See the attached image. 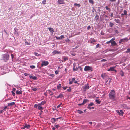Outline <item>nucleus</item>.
<instances>
[{
    "label": "nucleus",
    "instance_id": "obj_1",
    "mask_svg": "<svg viewBox=\"0 0 130 130\" xmlns=\"http://www.w3.org/2000/svg\"><path fill=\"white\" fill-rule=\"evenodd\" d=\"M115 92L114 90H111L109 94V99L112 100H114L115 97Z\"/></svg>",
    "mask_w": 130,
    "mask_h": 130
},
{
    "label": "nucleus",
    "instance_id": "obj_2",
    "mask_svg": "<svg viewBox=\"0 0 130 130\" xmlns=\"http://www.w3.org/2000/svg\"><path fill=\"white\" fill-rule=\"evenodd\" d=\"M2 60L6 62L9 59V55L7 53L2 54L1 56Z\"/></svg>",
    "mask_w": 130,
    "mask_h": 130
},
{
    "label": "nucleus",
    "instance_id": "obj_3",
    "mask_svg": "<svg viewBox=\"0 0 130 130\" xmlns=\"http://www.w3.org/2000/svg\"><path fill=\"white\" fill-rule=\"evenodd\" d=\"M84 70L85 71H93V69L92 67L87 66L85 67L84 69Z\"/></svg>",
    "mask_w": 130,
    "mask_h": 130
},
{
    "label": "nucleus",
    "instance_id": "obj_4",
    "mask_svg": "<svg viewBox=\"0 0 130 130\" xmlns=\"http://www.w3.org/2000/svg\"><path fill=\"white\" fill-rule=\"evenodd\" d=\"M41 61L42 63L41 64V67L47 66L49 64V62L48 61L42 60Z\"/></svg>",
    "mask_w": 130,
    "mask_h": 130
},
{
    "label": "nucleus",
    "instance_id": "obj_5",
    "mask_svg": "<svg viewBox=\"0 0 130 130\" xmlns=\"http://www.w3.org/2000/svg\"><path fill=\"white\" fill-rule=\"evenodd\" d=\"M128 40V39L127 38H125L123 39H122L120 40L119 43L120 44L121 42H127Z\"/></svg>",
    "mask_w": 130,
    "mask_h": 130
},
{
    "label": "nucleus",
    "instance_id": "obj_6",
    "mask_svg": "<svg viewBox=\"0 0 130 130\" xmlns=\"http://www.w3.org/2000/svg\"><path fill=\"white\" fill-rule=\"evenodd\" d=\"M61 52L57 50H54L52 52V54L53 55H54L56 54H61Z\"/></svg>",
    "mask_w": 130,
    "mask_h": 130
},
{
    "label": "nucleus",
    "instance_id": "obj_7",
    "mask_svg": "<svg viewBox=\"0 0 130 130\" xmlns=\"http://www.w3.org/2000/svg\"><path fill=\"white\" fill-rule=\"evenodd\" d=\"M75 78H73L71 79H69V84L70 85L72 84L73 82H74V80H75Z\"/></svg>",
    "mask_w": 130,
    "mask_h": 130
},
{
    "label": "nucleus",
    "instance_id": "obj_8",
    "mask_svg": "<svg viewBox=\"0 0 130 130\" xmlns=\"http://www.w3.org/2000/svg\"><path fill=\"white\" fill-rule=\"evenodd\" d=\"M116 67H110V68L109 69H108L107 70V71H113L114 70H115V68Z\"/></svg>",
    "mask_w": 130,
    "mask_h": 130
},
{
    "label": "nucleus",
    "instance_id": "obj_9",
    "mask_svg": "<svg viewBox=\"0 0 130 130\" xmlns=\"http://www.w3.org/2000/svg\"><path fill=\"white\" fill-rule=\"evenodd\" d=\"M55 37L56 39L59 40L62 39L64 38V36L62 35H61L60 37H58L56 36Z\"/></svg>",
    "mask_w": 130,
    "mask_h": 130
},
{
    "label": "nucleus",
    "instance_id": "obj_10",
    "mask_svg": "<svg viewBox=\"0 0 130 130\" xmlns=\"http://www.w3.org/2000/svg\"><path fill=\"white\" fill-rule=\"evenodd\" d=\"M38 108L40 110H41L40 111L41 112H43L42 110L43 109V108L40 105H38Z\"/></svg>",
    "mask_w": 130,
    "mask_h": 130
},
{
    "label": "nucleus",
    "instance_id": "obj_11",
    "mask_svg": "<svg viewBox=\"0 0 130 130\" xmlns=\"http://www.w3.org/2000/svg\"><path fill=\"white\" fill-rule=\"evenodd\" d=\"M64 0H58V3L59 4H61L64 3Z\"/></svg>",
    "mask_w": 130,
    "mask_h": 130
},
{
    "label": "nucleus",
    "instance_id": "obj_12",
    "mask_svg": "<svg viewBox=\"0 0 130 130\" xmlns=\"http://www.w3.org/2000/svg\"><path fill=\"white\" fill-rule=\"evenodd\" d=\"M30 75L29 76V77L30 79H31L32 78V79H33L34 80H36L37 79V78L35 76H31L30 75Z\"/></svg>",
    "mask_w": 130,
    "mask_h": 130
},
{
    "label": "nucleus",
    "instance_id": "obj_13",
    "mask_svg": "<svg viewBox=\"0 0 130 130\" xmlns=\"http://www.w3.org/2000/svg\"><path fill=\"white\" fill-rule=\"evenodd\" d=\"M22 91L21 90L19 91L18 90L16 91V94H22Z\"/></svg>",
    "mask_w": 130,
    "mask_h": 130
},
{
    "label": "nucleus",
    "instance_id": "obj_14",
    "mask_svg": "<svg viewBox=\"0 0 130 130\" xmlns=\"http://www.w3.org/2000/svg\"><path fill=\"white\" fill-rule=\"evenodd\" d=\"M49 30L51 32L53 33L54 32V30L51 27H49L48 28Z\"/></svg>",
    "mask_w": 130,
    "mask_h": 130
},
{
    "label": "nucleus",
    "instance_id": "obj_15",
    "mask_svg": "<svg viewBox=\"0 0 130 130\" xmlns=\"http://www.w3.org/2000/svg\"><path fill=\"white\" fill-rule=\"evenodd\" d=\"M119 74L121 76L123 77L124 76V72L123 71H122L121 70L120 71Z\"/></svg>",
    "mask_w": 130,
    "mask_h": 130
},
{
    "label": "nucleus",
    "instance_id": "obj_16",
    "mask_svg": "<svg viewBox=\"0 0 130 130\" xmlns=\"http://www.w3.org/2000/svg\"><path fill=\"white\" fill-rule=\"evenodd\" d=\"M111 45L112 46H115L117 45L116 43L114 41L111 42Z\"/></svg>",
    "mask_w": 130,
    "mask_h": 130
},
{
    "label": "nucleus",
    "instance_id": "obj_17",
    "mask_svg": "<svg viewBox=\"0 0 130 130\" xmlns=\"http://www.w3.org/2000/svg\"><path fill=\"white\" fill-rule=\"evenodd\" d=\"M15 103L14 102H11L9 103L8 104V106H13L14 105Z\"/></svg>",
    "mask_w": 130,
    "mask_h": 130
},
{
    "label": "nucleus",
    "instance_id": "obj_18",
    "mask_svg": "<svg viewBox=\"0 0 130 130\" xmlns=\"http://www.w3.org/2000/svg\"><path fill=\"white\" fill-rule=\"evenodd\" d=\"M120 115L122 116L123 115L124 112L122 110H120Z\"/></svg>",
    "mask_w": 130,
    "mask_h": 130
},
{
    "label": "nucleus",
    "instance_id": "obj_19",
    "mask_svg": "<svg viewBox=\"0 0 130 130\" xmlns=\"http://www.w3.org/2000/svg\"><path fill=\"white\" fill-rule=\"evenodd\" d=\"M25 126L26 128L27 129H28L30 128V125H27L26 123L25 124Z\"/></svg>",
    "mask_w": 130,
    "mask_h": 130
},
{
    "label": "nucleus",
    "instance_id": "obj_20",
    "mask_svg": "<svg viewBox=\"0 0 130 130\" xmlns=\"http://www.w3.org/2000/svg\"><path fill=\"white\" fill-rule=\"evenodd\" d=\"M14 33L15 34H18V29L16 28H15L14 29Z\"/></svg>",
    "mask_w": 130,
    "mask_h": 130
},
{
    "label": "nucleus",
    "instance_id": "obj_21",
    "mask_svg": "<svg viewBox=\"0 0 130 130\" xmlns=\"http://www.w3.org/2000/svg\"><path fill=\"white\" fill-rule=\"evenodd\" d=\"M46 102L45 101H42L41 103H39L38 104V105H44L45 104Z\"/></svg>",
    "mask_w": 130,
    "mask_h": 130
},
{
    "label": "nucleus",
    "instance_id": "obj_22",
    "mask_svg": "<svg viewBox=\"0 0 130 130\" xmlns=\"http://www.w3.org/2000/svg\"><path fill=\"white\" fill-rule=\"evenodd\" d=\"M57 89L59 90L60 89L61 87V85L60 84H59L57 85Z\"/></svg>",
    "mask_w": 130,
    "mask_h": 130
},
{
    "label": "nucleus",
    "instance_id": "obj_23",
    "mask_svg": "<svg viewBox=\"0 0 130 130\" xmlns=\"http://www.w3.org/2000/svg\"><path fill=\"white\" fill-rule=\"evenodd\" d=\"M95 102L98 104H100L101 103V101L99 100L96 99L95 100Z\"/></svg>",
    "mask_w": 130,
    "mask_h": 130
},
{
    "label": "nucleus",
    "instance_id": "obj_24",
    "mask_svg": "<svg viewBox=\"0 0 130 130\" xmlns=\"http://www.w3.org/2000/svg\"><path fill=\"white\" fill-rule=\"evenodd\" d=\"M78 70V68L76 67V68H73V70L74 72H75L76 71H77Z\"/></svg>",
    "mask_w": 130,
    "mask_h": 130
},
{
    "label": "nucleus",
    "instance_id": "obj_25",
    "mask_svg": "<svg viewBox=\"0 0 130 130\" xmlns=\"http://www.w3.org/2000/svg\"><path fill=\"white\" fill-rule=\"evenodd\" d=\"M88 101L89 100H88L85 99L84 100V101L83 102V103H84V104L85 103L88 102Z\"/></svg>",
    "mask_w": 130,
    "mask_h": 130
},
{
    "label": "nucleus",
    "instance_id": "obj_26",
    "mask_svg": "<svg viewBox=\"0 0 130 130\" xmlns=\"http://www.w3.org/2000/svg\"><path fill=\"white\" fill-rule=\"evenodd\" d=\"M114 25L113 24V23L110 22L109 23V25L110 27H112Z\"/></svg>",
    "mask_w": 130,
    "mask_h": 130
},
{
    "label": "nucleus",
    "instance_id": "obj_27",
    "mask_svg": "<svg viewBox=\"0 0 130 130\" xmlns=\"http://www.w3.org/2000/svg\"><path fill=\"white\" fill-rule=\"evenodd\" d=\"M34 55L36 56H41V54H38V53L37 52H35L34 53Z\"/></svg>",
    "mask_w": 130,
    "mask_h": 130
},
{
    "label": "nucleus",
    "instance_id": "obj_28",
    "mask_svg": "<svg viewBox=\"0 0 130 130\" xmlns=\"http://www.w3.org/2000/svg\"><path fill=\"white\" fill-rule=\"evenodd\" d=\"M99 16L97 15H96L95 17V20H96V21H97L99 19Z\"/></svg>",
    "mask_w": 130,
    "mask_h": 130
},
{
    "label": "nucleus",
    "instance_id": "obj_29",
    "mask_svg": "<svg viewBox=\"0 0 130 130\" xmlns=\"http://www.w3.org/2000/svg\"><path fill=\"white\" fill-rule=\"evenodd\" d=\"M123 13L124 15H127V11L126 10H124L123 11Z\"/></svg>",
    "mask_w": 130,
    "mask_h": 130
},
{
    "label": "nucleus",
    "instance_id": "obj_30",
    "mask_svg": "<svg viewBox=\"0 0 130 130\" xmlns=\"http://www.w3.org/2000/svg\"><path fill=\"white\" fill-rule=\"evenodd\" d=\"M114 21L117 23H120V20L118 19H115Z\"/></svg>",
    "mask_w": 130,
    "mask_h": 130
},
{
    "label": "nucleus",
    "instance_id": "obj_31",
    "mask_svg": "<svg viewBox=\"0 0 130 130\" xmlns=\"http://www.w3.org/2000/svg\"><path fill=\"white\" fill-rule=\"evenodd\" d=\"M58 119V118H52V119H53L54 120V122H56L57 121V120Z\"/></svg>",
    "mask_w": 130,
    "mask_h": 130
},
{
    "label": "nucleus",
    "instance_id": "obj_32",
    "mask_svg": "<svg viewBox=\"0 0 130 130\" xmlns=\"http://www.w3.org/2000/svg\"><path fill=\"white\" fill-rule=\"evenodd\" d=\"M30 67L31 69H34L36 67L35 66L31 65V66H30Z\"/></svg>",
    "mask_w": 130,
    "mask_h": 130
},
{
    "label": "nucleus",
    "instance_id": "obj_33",
    "mask_svg": "<svg viewBox=\"0 0 130 130\" xmlns=\"http://www.w3.org/2000/svg\"><path fill=\"white\" fill-rule=\"evenodd\" d=\"M85 89H88L89 88V87L88 85L85 86L84 87Z\"/></svg>",
    "mask_w": 130,
    "mask_h": 130
},
{
    "label": "nucleus",
    "instance_id": "obj_34",
    "mask_svg": "<svg viewBox=\"0 0 130 130\" xmlns=\"http://www.w3.org/2000/svg\"><path fill=\"white\" fill-rule=\"evenodd\" d=\"M74 5L78 7L80 6V5L79 4H77L76 3H75L74 4Z\"/></svg>",
    "mask_w": 130,
    "mask_h": 130
},
{
    "label": "nucleus",
    "instance_id": "obj_35",
    "mask_svg": "<svg viewBox=\"0 0 130 130\" xmlns=\"http://www.w3.org/2000/svg\"><path fill=\"white\" fill-rule=\"evenodd\" d=\"M77 112H78L80 114H81L83 112V111H82L79 110H77Z\"/></svg>",
    "mask_w": 130,
    "mask_h": 130
},
{
    "label": "nucleus",
    "instance_id": "obj_36",
    "mask_svg": "<svg viewBox=\"0 0 130 130\" xmlns=\"http://www.w3.org/2000/svg\"><path fill=\"white\" fill-rule=\"evenodd\" d=\"M89 2L90 3L92 4H93L94 3L93 1L92 0H89Z\"/></svg>",
    "mask_w": 130,
    "mask_h": 130
},
{
    "label": "nucleus",
    "instance_id": "obj_37",
    "mask_svg": "<svg viewBox=\"0 0 130 130\" xmlns=\"http://www.w3.org/2000/svg\"><path fill=\"white\" fill-rule=\"evenodd\" d=\"M101 76L102 77V78H104V77H105V73L101 75Z\"/></svg>",
    "mask_w": 130,
    "mask_h": 130
},
{
    "label": "nucleus",
    "instance_id": "obj_38",
    "mask_svg": "<svg viewBox=\"0 0 130 130\" xmlns=\"http://www.w3.org/2000/svg\"><path fill=\"white\" fill-rule=\"evenodd\" d=\"M59 98H62L63 97V95L62 94H60L59 95Z\"/></svg>",
    "mask_w": 130,
    "mask_h": 130
},
{
    "label": "nucleus",
    "instance_id": "obj_39",
    "mask_svg": "<svg viewBox=\"0 0 130 130\" xmlns=\"http://www.w3.org/2000/svg\"><path fill=\"white\" fill-rule=\"evenodd\" d=\"M46 92H47V93H48L49 94H50L52 92V91L50 90H48L46 91Z\"/></svg>",
    "mask_w": 130,
    "mask_h": 130
},
{
    "label": "nucleus",
    "instance_id": "obj_40",
    "mask_svg": "<svg viewBox=\"0 0 130 130\" xmlns=\"http://www.w3.org/2000/svg\"><path fill=\"white\" fill-rule=\"evenodd\" d=\"M65 41L67 42H69L70 41V40L69 39H67L65 40Z\"/></svg>",
    "mask_w": 130,
    "mask_h": 130
},
{
    "label": "nucleus",
    "instance_id": "obj_41",
    "mask_svg": "<svg viewBox=\"0 0 130 130\" xmlns=\"http://www.w3.org/2000/svg\"><path fill=\"white\" fill-rule=\"evenodd\" d=\"M46 0H44L42 1V3L44 4H46Z\"/></svg>",
    "mask_w": 130,
    "mask_h": 130
},
{
    "label": "nucleus",
    "instance_id": "obj_42",
    "mask_svg": "<svg viewBox=\"0 0 130 130\" xmlns=\"http://www.w3.org/2000/svg\"><path fill=\"white\" fill-rule=\"evenodd\" d=\"M94 104L92 102H91L88 105H89V106H92Z\"/></svg>",
    "mask_w": 130,
    "mask_h": 130
},
{
    "label": "nucleus",
    "instance_id": "obj_43",
    "mask_svg": "<svg viewBox=\"0 0 130 130\" xmlns=\"http://www.w3.org/2000/svg\"><path fill=\"white\" fill-rule=\"evenodd\" d=\"M106 61H107V60H106V59H102L101 60V62H105Z\"/></svg>",
    "mask_w": 130,
    "mask_h": 130
},
{
    "label": "nucleus",
    "instance_id": "obj_44",
    "mask_svg": "<svg viewBox=\"0 0 130 130\" xmlns=\"http://www.w3.org/2000/svg\"><path fill=\"white\" fill-rule=\"evenodd\" d=\"M129 52H130V48H128L127 49V51H126V52L128 53Z\"/></svg>",
    "mask_w": 130,
    "mask_h": 130
},
{
    "label": "nucleus",
    "instance_id": "obj_45",
    "mask_svg": "<svg viewBox=\"0 0 130 130\" xmlns=\"http://www.w3.org/2000/svg\"><path fill=\"white\" fill-rule=\"evenodd\" d=\"M11 92L12 93V94L13 96H14L15 95V93L13 92V91H11Z\"/></svg>",
    "mask_w": 130,
    "mask_h": 130
},
{
    "label": "nucleus",
    "instance_id": "obj_46",
    "mask_svg": "<svg viewBox=\"0 0 130 130\" xmlns=\"http://www.w3.org/2000/svg\"><path fill=\"white\" fill-rule=\"evenodd\" d=\"M71 88L70 87H69V89H67V90L68 92H71Z\"/></svg>",
    "mask_w": 130,
    "mask_h": 130
},
{
    "label": "nucleus",
    "instance_id": "obj_47",
    "mask_svg": "<svg viewBox=\"0 0 130 130\" xmlns=\"http://www.w3.org/2000/svg\"><path fill=\"white\" fill-rule=\"evenodd\" d=\"M64 61H66V60H68V58L67 57H64L63 58Z\"/></svg>",
    "mask_w": 130,
    "mask_h": 130
},
{
    "label": "nucleus",
    "instance_id": "obj_48",
    "mask_svg": "<svg viewBox=\"0 0 130 130\" xmlns=\"http://www.w3.org/2000/svg\"><path fill=\"white\" fill-rule=\"evenodd\" d=\"M7 106H5L4 107V109L3 110H3V112H4V111H5L6 110V109L7 108Z\"/></svg>",
    "mask_w": 130,
    "mask_h": 130
},
{
    "label": "nucleus",
    "instance_id": "obj_49",
    "mask_svg": "<svg viewBox=\"0 0 130 130\" xmlns=\"http://www.w3.org/2000/svg\"><path fill=\"white\" fill-rule=\"evenodd\" d=\"M37 89L36 88H34L32 89V90L34 91H37Z\"/></svg>",
    "mask_w": 130,
    "mask_h": 130
},
{
    "label": "nucleus",
    "instance_id": "obj_50",
    "mask_svg": "<svg viewBox=\"0 0 130 130\" xmlns=\"http://www.w3.org/2000/svg\"><path fill=\"white\" fill-rule=\"evenodd\" d=\"M99 46H100V44H98L96 45V48H98V47Z\"/></svg>",
    "mask_w": 130,
    "mask_h": 130
},
{
    "label": "nucleus",
    "instance_id": "obj_51",
    "mask_svg": "<svg viewBox=\"0 0 130 130\" xmlns=\"http://www.w3.org/2000/svg\"><path fill=\"white\" fill-rule=\"evenodd\" d=\"M111 40H110L109 41L107 42H106V44H108L111 43Z\"/></svg>",
    "mask_w": 130,
    "mask_h": 130
},
{
    "label": "nucleus",
    "instance_id": "obj_52",
    "mask_svg": "<svg viewBox=\"0 0 130 130\" xmlns=\"http://www.w3.org/2000/svg\"><path fill=\"white\" fill-rule=\"evenodd\" d=\"M61 104H62V103H61L59 105H58L57 106V108H59V107L60 106H61Z\"/></svg>",
    "mask_w": 130,
    "mask_h": 130
},
{
    "label": "nucleus",
    "instance_id": "obj_53",
    "mask_svg": "<svg viewBox=\"0 0 130 130\" xmlns=\"http://www.w3.org/2000/svg\"><path fill=\"white\" fill-rule=\"evenodd\" d=\"M84 104L83 103V102L82 103H80V104H78V105H79V106H80V105H84Z\"/></svg>",
    "mask_w": 130,
    "mask_h": 130
},
{
    "label": "nucleus",
    "instance_id": "obj_54",
    "mask_svg": "<svg viewBox=\"0 0 130 130\" xmlns=\"http://www.w3.org/2000/svg\"><path fill=\"white\" fill-rule=\"evenodd\" d=\"M115 32L116 34H118L119 33V32L117 30H115Z\"/></svg>",
    "mask_w": 130,
    "mask_h": 130
},
{
    "label": "nucleus",
    "instance_id": "obj_55",
    "mask_svg": "<svg viewBox=\"0 0 130 130\" xmlns=\"http://www.w3.org/2000/svg\"><path fill=\"white\" fill-rule=\"evenodd\" d=\"M59 72V71H58L57 70H56L55 71V73L56 74H57Z\"/></svg>",
    "mask_w": 130,
    "mask_h": 130
},
{
    "label": "nucleus",
    "instance_id": "obj_56",
    "mask_svg": "<svg viewBox=\"0 0 130 130\" xmlns=\"http://www.w3.org/2000/svg\"><path fill=\"white\" fill-rule=\"evenodd\" d=\"M26 128V127H25V126H23L22 127V128L23 129H25Z\"/></svg>",
    "mask_w": 130,
    "mask_h": 130
},
{
    "label": "nucleus",
    "instance_id": "obj_57",
    "mask_svg": "<svg viewBox=\"0 0 130 130\" xmlns=\"http://www.w3.org/2000/svg\"><path fill=\"white\" fill-rule=\"evenodd\" d=\"M105 8L107 10H108L109 9V8L107 6H106Z\"/></svg>",
    "mask_w": 130,
    "mask_h": 130
},
{
    "label": "nucleus",
    "instance_id": "obj_58",
    "mask_svg": "<svg viewBox=\"0 0 130 130\" xmlns=\"http://www.w3.org/2000/svg\"><path fill=\"white\" fill-rule=\"evenodd\" d=\"M91 28V27L90 26H88L87 29L88 30H89Z\"/></svg>",
    "mask_w": 130,
    "mask_h": 130
},
{
    "label": "nucleus",
    "instance_id": "obj_59",
    "mask_svg": "<svg viewBox=\"0 0 130 130\" xmlns=\"http://www.w3.org/2000/svg\"><path fill=\"white\" fill-rule=\"evenodd\" d=\"M110 15L111 16V17H112L113 15V13H111Z\"/></svg>",
    "mask_w": 130,
    "mask_h": 130
},
{
    "label": "nucleus",
    "instance_id": "obj_60",
    "mask_svg": "<svg viewBox=\"0 0 130 130\" xmlns=\"http://www.w3.org/2000/svg\"><path fill=\"white\" fill-rule=\"evenodd\" d=\"M78 68H79V69H80V70L81 71L82 70V67H81V66H79V67H78Z\"/></svg>",
    "mask_w": 130,
    "mask_h": 130
},
{
    "label": "nucleus",
    "instance_id": "obj_61",
    "mask_svg": "<svg viewBox=\"0 0 130 130\" xmlns=\"http://www.w3.org/2000/svg\"><path fill=\"white\" fill-rule=\"evenodd\" d=\"M90 107L91 106H89V105H88L87 108L89 109H91V107Z\"/></svg>",
    "mask_w": 130,
    "mask_h": 130
},
{
    "label": "nucleus",
    "instance_id": "obj_62",
    "mask_svg": "<svg viewBox=\"0 0 130 130\" xmlns=\"http://www.w3.org/2000/svg\"><path fill=\"white\" fill-rule=\"evenodd\" d=\"M47 92H45L44 93V95L46 96H47Z\"/></svg>",
    "mask_w": 130,
    "mask_h": 130
},
{
    "label": "nucleus",
    "instance_id": "obj_63",
    "mask_svg": "<svg viewBox=\"0 0 130 130\" xmlns=\"http://www.w3.org/2000/svg\"><path fill=\"white\" fill-rule=\"evenodd\" d=\"M24 75H25V76H27L28 74L27 73H24Z\"/></svg>",
    "mask_w": 130,
    "mask_h": 130
},
{
    "label": "nucleus",
    "instance_id": "obj_64",
    "mask_svg": "<svg viewBox=\"0 0 130 130\" xmlns=\"http://www.w3.org/2000/svg\"><path fill=\"white\" fill-rule=\"evenodd\" d=\"M50 76L52 77H53L54 76V75L53 74H51Z\"/></svg>",
    "mask_w": 130,
    "mask_h": 130
}]
</instances>
